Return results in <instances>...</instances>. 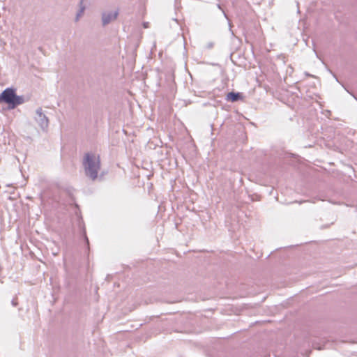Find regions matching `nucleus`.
Instances as JSON below:
<instances>
[{
  "label": "nucleus",
  "mask_w": 357,
  "mask_h": 357,
  "mask_svg": "<svg viewBox=\"0 0 357 357\" xmlns=\"http://www.w3.org/2000/svg\"><path fill=\"white\" fill-rule=\"evenodd\" d=\"M85 175L92 181L98 178V173L100 168V160L99 155L96 156L91 152L84 154L82 161Z\"/></svg>",
  "instance_id": "f257e3e1"
},
{
  "label": "nucleus",
  "mask_w": 357,
  "mask_h": 357,
  "mask_svg": "<svg viewBox=\"0 0 357 357\" xmlns=\"http://www.w3.org/2000/svg\"><path fill=\"white\" fill-rule=\"evenodd\" d=\"M16 89L13 87H8L0 93V103L4 102L8 105L10 109L13 102Z\"/></svg>",
  "instance_id": "f03ea898"
},
{
  "label": "nucleus",
  "mask_w": 357,
  "mask_h": 357,
  "mask_svg": "<svg viewBox=\"0 0 357 357\" xmlns=\"http://www.w3.org/2000/svg\"><path fill=\"white\" fill-rule=\"evenodd\" d=\"M37 116L36 117V121L38 123L40 128L43 130L47 128L49 125L48 118L46 116L45 114L43 113V110L41 107H38L36 111Z\"/></svg>",
  "instance_id": "7ed1b4c3"
},
{
  "label": "nucleus",
  "mask_w": 357,
  "mask_h": 357,
  "mask_svg": "<svg viewBox=\"0 0 357 357\" xmlns=\"http://www.w3.org/2000/svg\"><path fill=\"white\" fill-rule=\"evenodd\" d=\"M76 215L77 216V226L80 230L81 235L82 236L84 241L86 244V249L89 251V241L86 235V228L84 223V221L82 220V217L80 215V213L76 212Z\"/></svg>",
  "instance_id": "20e7f679"
},
{
  "label": "nucleus",
  "mask_w": 357,
  "mask_h": 357,
  "mask_svg": "<svg viewBox=\"0 0 357 357\" xmlns=\"http://www.w3.org/2000/svg\"><path fill=\"white\" fill-rule=\"evenodd\" d=\"M119 15V11L103 12L102 13V23L105 26L110 23L112 20H115Z\"/></svg>",
  "instance_id": "39448f33"
},
{
  "label": "nucleus",
  "mask_w": 357,
  "mask_h": 357,
  "mask_svg": "<svg viewBox=\"0 0 357 357\" xmlns=\"http://www.w3.org/2000/svg\"><path fill=\"white\" fill-rule=\"evenodd\" d=\"M243 96L242 93L231 91L226 96V100L232 102L243 100Z\"/></svg>",
  "instance_id": "423d86ee"
},
{
  "label": "nucleus",
  "mask_w": 357,
  "mask_h": 357,
  "mask_svg": "<svg viewBox=\"0 0 357 357\" xmlns=\"http://www.w3.org/2000/svg\"><path fill=\"white\" fill-rule=\"evenodd\" d=\"M24 102V96H18L15 93L14 98H13V102L11 104V106H10V109H14L17 106H18L20 105H22Z\"/></svg>",
  "instance_id": "0eeeda50"
},
{
  "label": "nucleus",
  "mask_w": 357,
  "mask_h": 357,
  "mask_svg": "<svg viewBox=\"0 0 357 357\" xmlns=\"http://www.w3.org/2000/svg\"><path fill=\"white\" fill-rule=\"evenodd\" d=\"M84 10V6H81L79 10L78 11V13H77V15H76V18H75L76 21H77L79 20V18L80 15H82V13H83Z\"/></svg>",
  "instance_id": "6e6552de"
},
{
  "label": "nucleus",
  "mask_w": 357,
  "mask_h": 357,
  "mask_svg": "<svg viewBox=\"0 0 357 357\" xmlns=\"http://www.w3.org/2000/svg\"><path fill=\"white\" fill-rule=\"evenodd\" d=\"M213 46V43H208L207 44V48L210 49V48H212Z\"/></svg>",
  "instance_id": "1a4fd4ad"
},
{
  "label": "nucleus",
  "mask_w": 357,
  "mask_h": 357,
  "mask_svg": "<svg viewBox=\"0 0 357 357\" xmlns=\"http://www.w3.org/2000/svg\"><path fill=\"white\" fill-rule=\"evenodd\" d=\"M11 303L13 306H16L17 304V303L15 301V299H13Z\"/></svg>",
  "instance_id": "9d476101"
},
{
  "label": "nucleus",
  "mask_w": 357,
  "mask_h": 357,
  "mask_svg": "<svg viewBox=\"0 0 357 357\" xmlns=\"http://www.w3.org/2000/svg\"><path fill=\"white\" fill-rule=\"evenodd\" d=\"M305 75L306 76H308V77H311V76H312L310 73H307V72H305Z\"/></svg>",
  "instance_id": "9b49d317"
},
{
  "label": "nucleus",
  "mask_w": 357,
  "mask_h": 357,
  "mask_svg": "<svg viewBox=\"0 0 357 357\" xmlns=\"http://www.w3.org/2000/svg\"><path fill=\"white\" fill-rule=\"evenodd\" d=\"M147 24H148V22H144V26L145 28H146V27L148 26V25H147Z\"/></svg>",
  "instance_id": "f8f14e48"
},
{
  "label": "nucleus",
  "mask_w": 357,
  "mask_h": 357,
  "mask_svg": "<svg viewBox=\"0 0 357 357\" xmlns=\"http://www.w3.org/2000/svg\"><path fill=\"white\" fill-rule=\"evenodd\" d=\"M217 6H218V8L219 9H222V8H221V6H220V4H218V5H217Z\"/></svg>",
  "instance_id": "ddd939ff"
},
{
  "label": "nucleus",
  "mask_w": 357,
  "mask_h": 357,
  "mask_svg": "<svg viewBox=\"0 0 357 357\" xmlns=\"http://www.w3.org/2000/svg\"><path fill=\"white\" fill-rule=\"evenodd\" d=\"M224 15L225 17H227L226 13L223 11Z\"/></svg>",
  "instance_id": "4468645a"
},
{
  "label": "nucleus",
  "mask_w": 357,
  "mask_h": 357,
  "mask_svg": "<svg viewBox=\"0 0 357 357\" xmlns=\"http://www.w3.org/2000/svg\"><path fill=\"white\" fill-rule=\"evenodd\" d=\"M229 29H231V27L229 28ZM230 31L231 32V34L234 35V32L231 30H230Z\"/></svg>",
  "instance_id": "2eb2a0df"
},
{
  "label": "nucleus",
  "mask_w": 357,
  "mask_h": 357,
  "mask_svg": "<svg viewBox=\"0 0 357 357\" xmlns=\"http://www.w3.org/2000/svg\"><path fill=\"white\" fill-rule=\"evenodd\" d=\"M173 20L178 23V21L176 19H173Z\"/></svg>",
  "instance_id": "dca6fc26"
},
{
  "label": "nucleus",
  "mask_w": 357,
  "mask_h": 357,
  "mask_svg": "<svg viewBox=\"0 0 357 357\" xmlns=\"http://www.w3.org/2000/svg\"><path fill=\"white\" fill-rule=\"evenodd\" d=\"M83 0H80V3L82 4Z\"/></svg>",
  "instance_id": "f3484780"
}]
</instances>
